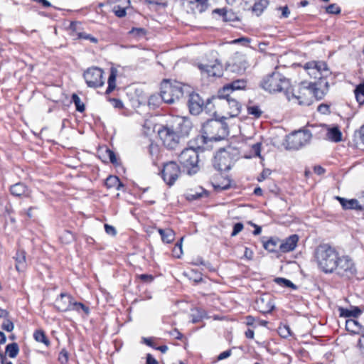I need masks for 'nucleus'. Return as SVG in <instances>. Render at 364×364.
I'll list each match as a JSON object with an SVG mask.
<instances>
[{"instance_id":"obj_1","label":"nucleus","mask_w":364,"mask_h":364,"mask_svg":"<svg viewBox=\"0 0 364 364\" xmlns=\"http://www.w3.org/2000/svg\"><path fill=\"white\" fill-rule=\"evenodd\" d=\"M191 129L192 123L188 118L176 116L161 126L158 135L166 148L173 149L179 144L180 139L188 136Z\"/></svg>"},{"instance_id":"obj_51","label":"nucleus","mask_w":364,"mask_h":364,"mask_svg":"<svg viewBox=\"0 0 364 364\" xmlns=\"http://www.w3.org/2000/svg\"><path fill=\"white\" fill-rule=\"evenodd\" d=\"M213 13L218 14L220 16H222L223 20L224 21H230L231 18H228V15L230 14V11H227L225 9H217L213 11Z\"/></svg>"},{"instance_id":"obj_60","label":"nucleus","mask_w":364,"mask_h":364,"mask_svg":"<svg viewBox=\"0 0 364 364\" xmlns=\"http://www.w3.org/2000/svg\"><path fill=\"white\" fill-rule=\"evenodd\" d=\"M228 152L225 149H220L218 153L216 154L215 159H221L222 158L226 159L228 158Z\"/></svg>"},{"instance_id":"obj_11","label":"nucleus","mask_w":364,"mask_h":364,"mask_svg":"<svg viewBox=\"0 0 364 364\" xmlns=\"http://www.w3.org/2000/svg\"><path fill=\"white\" fill-rule=\"evenodd\" d=\"M336 260V265L337 267L334 272L337 274L341 277H350L355 273V264L350 257L347 255H340L339 254Z\"/></svg>"},{"instance_id":"obj_29","label":"nucleus","mask_w":364,"mask_h":364,"mask_svg":"<svg viewBox=\"0 0 364 364\" xmlns=\"http://www.w3.org/2000/svg\"><path fill=\"white\" fill-rule=\"evenodd\" d=\"M214 178L211 181V184L214 188V190L217 192H220L224 190H227L230 187V180L228 178H225L222 182L218 183Z\"/></svg>"},{"instance_id":"obj_57","label":"nucleus","mask_w":364,"mask_h":364,"mask_svg":"<svg viewBox=\"0 0 364 364\" xmlns=\"http://www.w3.org/2000/svg\"><path fill=\"white\" fill-rule=\"evenodd\" d=\"M318 112L323 114H330V107L328 105L321 104L317 108Z\"/></svg>"},{"instance_id":"obj_52","label":"nucleus","mask_w":364,"mask_h":364,"mask_svg":"<svg viewBox=\"0 0 364 364\" xmlns=\"http://www.w3.org/2000/svg\"><path fill=\"white\" fill-rule=\"evenodd\" d=\"M279 334L283 338H287L291 336V330L288 326H279L278 329Z\"/></svg>"},{"instance_id":"obj_39","label":"nucleus","mask_w":364,"mask_h":364,"mask_svg":"<svg viewBox=\"0 0 364 364\" xmlns=\"http://www.w3.org/2000/svg\"><path fill=\"white\" fill-rule=\"evenodd\" d=\"M65 297H67L66 294L62 293L60 297L55 300V305L59 311H66L68 308L66 302L63 301Z\"/></svg>"},{"instance_id":"obj_36","label":"nucleus","mask_w":364,"mask_h":364,"mask_svg":"<svg viewBox=\"0 0 364 364\" xmlns=\"http://www.w3.org/2000/svg\"><path fill=\"white\" fill-rule=\"evenodd\" d=\"M105 186L108 188H115L117 190H119L123 185L118 177L115 176H109L105 181Z\"/></svg>"},{"instance_id":"obj_22","label":"nucleus","mask_w":364,"mask_h":364,"mask_svg":"<svg viewBox=\"0 0 364 364\" xmlns=\"http://www.w3.org/2000/svg\"><path fill=\"white\" fill-rule=\"evenodd\" d=\"M336 199L338 200L343 208L345 210H363L362 205L359 203V201L356 199H346L344 198L336 196Z\"/></svg>"},{"instance_id":"obj_61","label":"nucleus","mask_w":364,"mask_h":364,"mask_svg":"<svg viewBox=\"0 0 364 364\" xmlns=\"http://www.w3.org/2000/svg\"><path fill=\"white\" fill-rule=\"evenodd\" d=\"M105 230L106 233L108 235L114 236L117 234L116 229L110 225L105 224Z\"/></svg>"},{"instance_id":"obj_17","label":"nucleus","mask_w":364,"mask_h":364,"mask_svg":"<svg viewBox=\"0 0 364 364\" xmlns=\"http://www.w3.org/2000/svg\"><path fill=\"white\" fill-rule=\"evenodd\" d=\"M247 86V81L244 79H239L225 85L219 90V96L228 97L230 92L235 90H243Z\"/></svg>"},{"instance_id":"obj_35","label":"nucleus","mask_w":364,"mask_h":364,"mask_svg":"<svg viewBox=\"0 0 364 364\" xmlns=\"http://www.w3.org/2000/svg\"><path fill=\"white\" fill-rule=\"evenodd\" d=\"M261 151H262V143L257 142L252 145L250 154L247 156H245L246 159H251L252 157H259L262 159V156H261Z\"/></svg>"},{"instance_id":"obj_53","label":"nucleus","mask_w":364,"mask_h":364,"mask_svg":"<svg viewBox=\"0 0 364 364\" xmlns=\"http://www.w3.org/2000/svg\"><path fill=\"white\" fill-rule=\"evenodd\" d=\"M326 11L331 14H338L341 13V9L336 4H331L326 8Z\"/></svg>"},{"instance_id":"obj_28","label":"nucleus","mask_w":364,"mask_h":364,"mask_svg":"<svg viewBox=\"0 0 364 364\" xmlns=\"http://www.w3.org/2000/svg\"><path fill=\"white\" fill-rule=\"evenodd\" d=\"M117 70L115 68H111L110 74L108 78V87L106 90V94L112 92L116 87V78L117 76Z\"/></svg>"},{"instance_id":"obj_7","label":"nucleus","mask_w":364,"mask_h":364,"mask_svg":"<svg viewBox=\"0 0 364 364\" xmlns=\"http://www.w3.org/2000/svg\"><path fill=\"white\" fill-rule=\"evenodd\" d=\"M212 104L213 106L224 107L230 117L237 116L240 113L241 107L240 103L235 99L230 98V95L228 97H220L219 93L217 97L207 100L205 109L210 110Z\"/></svg>"},{"instance_id":"obj_19","label":"nucleus","mask_w":364,"mask_h":364,"mask_svg":"<svg viewBox=\"0 0 364 364\" xmlns=\"http://www.w3.org/2000/svg\"><path fill=\"white\" fill-rule=\"evenodd\" d=\"M255 308L262 314H267L272 311L274 305L269 295H262L256 299Z\"/></svg>"},{"instance_id":"obj_18","label":"nucleus","mask_w":364,"mask_h":364,"mask_svg":"<svg viewBox=\"0 0 364 364\" xmlns=\"http://www.w3.org/2000/svg\"><path fill=\"white\" fill-rule=\"evenodd\" d=\"M188 106L191 114H198L203 110L204 101L198 94L191 93L189 95Z\"/></svg>"},{"instance_id":"obj_47","label":"nucleus","mask_w":364,"mask_h":364,"mask_svg":"<svg viewBox=\"0 0 364 364\" xmlns=\"http://www.w3.org/2000/svg\"><path fill=\"white\" fill-rule=\"evenodd\" d=\"M200 192H196L194 193H188L187 195V198L188 200H197V199H199L203 196H208V192L207 191L204 190L203 188H200Z\"/></svg>"},{"instance_id":"obj_37","label":"nucleus","mask_w":364,"mask_h":364,"mask_svg":"<svg viewBox=\"0 0 364 364\" xmlns=\"http://www.w3.org/2000/svg\"><path fill=\"white\" fill-rule=\"evenodd\" d=\"M269 2L267 0H259L255 3L252 6V11L257 15L259 16L267 7Z\"/></svg>"},{"instance_id":"obj_34","label":"nucleus","mask_w":364,"mask_h":364,"mask_svg":"<svg viewBox=\"0 0 364 364\" xmlns=\"http://www.w3.org/2000/svg\"><path fill=\"white\" fill-rule=\"evenodd\" d=\"M123 6L115 5L113 7V11L117 17L122 18L126 16V9L129 5V0H121Z\"/></svg>"},{"instance_id":"obj_56","label":"nucleus","mask_w":364,"mask_h":364,"mask_svg":"<svg viewBox=\"0 0 364 364\" xmlns=\"http://www.w3.org/2000/svg\"><path fill=\"white\" fill-rule=\"evenodd\" d=\"M148 149H149L151 157H154V156L157 157V154L159 152L158 145L151 143L149 144Z\"/></svg>"},{"instance_id":"obj_55","label":"nucleus","mask_w":364,"mask_h":364,"mask_svg":"<svg viewBox=\"0 0 364 364\" xmlns=\"http://www.w3.org/2000/svg\"><path fill=\"white\" fill-rule=\"evenodd\" d=\"M272 173V171L269 168H264L262 172L257 178V181L261 182L267 178Z\"/></svg>"},{"instance_id":"obj_8","label":"nucleus","mask_w":364,"mask_h":364,"mask_svg":"<svg viewBox=\"0 0 364 364\" xmlns=\"http://www.w3.org/2000/svg\"><path fill=\"white\" fill-rule=\"evenodd\" d=\"M311 138L309 130H299L289 134L287 139V147L289 149H299L307 144Z\"/></svg>"},{"instance_id":"obj_9","label":"nucleus","mask_w":364,"mask_h":364,"mask_svg":"<svg viewBox=\"0 0 364 364\" xmlns=\"http://www.w3.org/2000/svg\"><path fill=\"white\" fill-rule=\"evenodd\" d=\"M181 171V168L175 161H169L164 164L160 173L164 181L171 187L179 177Z\"/></svg>"},{"instance_id":"obj_14","label":"nucleus","mask_w":364,"mask_h":364,"mask_svg":"<svg viewBox=\"0 0 364 364\" xmlns=\"http://www.w3.org/2000/svg\"><path fill=\"white\" fill-rule=\"evenodd\" d=\"M248 66L246 56L240 53H236L232 63L228 64V69L232 73H243Z\"/></svg>"},{"instance_id":"obj_25","label":"nucleus","mask_w":364,"mask_h":364,"mask_svg":"<svg viewBox=\"0 0 364 364\" xmlns=\"http://www.w3.org/2000/svg\"><path fill=\"white\" fill-rule=\"evenodd\" d=\"M97 155L99 159H116L114 152L106 146H100Z\"/></svg>"},{"instance_id":"obj_21","label":"nucleus","mask_w":364,"mask_h":364,"mask_svg":"<svg viewBox=\"0 0 364 364\" xmlns=\"http://www.w3.org/2000/svg\"><path fill=\"white\" fill-rule=\"evenodd\" d=\"M299 242L297 235H291L284 240H280L279 250L281 252H289L295 250Z\"/></svg>"},{"instance_id":"obj_58","label":"nucleus","mask_w":364,"mask_h":364,"mask_svg":"<svg viewBox=\"0 0 364 364\" xmlns=\"http://www.w3.org/2000/svg\"><path fill=\"white\" fill-rule=\"evenodd\" d=\"M58 360L63 364L68 361V353L65 349L60 353Z\"/></svg>"},{"instance_id":"obj_38","label":"nucleus","mask_w":364,"mask_h":364,"mask_svg":"<svg viewBox=\"0 0 364 364\" xmlns=\"http://www.w3.org/2000/svg\"><path fill=\"white\" fill-rule=\"evenodd\" d=\"M280 240L278 238H270L264 243V247L269 252H276L277 247L279 248Z\"/></svg>"},{"instance_id":"obj_44","label":"nucleus","mask_w":364,"mask_h":364,"mask_svg":"<svg viewBox=\"0 0 364 364\" xmlns=\"http://www.w3.org/2000/svg\"><path fill=\"white\" fill-rule=\"evenodd\" d=\"M33 337L36 341L43 343L46 346H49V341L43 331H36L33 334Z\"/></svg>"},{"instance_id":"obj_26","label":"nucleus","mask_w":364,"mask_h":364,"mask_svg":"<svg viewBox=\"0 0 364 364\" xmlns=\"http://www.w3.org/2000/svg\"><path fill=\"white\" fill-rule=\"evenodd\" d=\"M70 311H75L82 316H87L90 312L89 307L80 302L72 301L70 299Z\"/></svg>"},{"instance_id":"obj_23","label":"nucleus","mask_w":364,"mask_h":364,"mask_svg":"<svg viewBox=\"0 0 364 364\" xmlns=\"http://www.w3.org/2000/svg\"><path fill=\"white\" fill-rule=\"evenodd\" d=\"M198 162V161H184L182 164V171L189 176L196 174L199 171Z\"/></svg>"},{"instance_id":"obj_27","label":"nucleus","mask_w":364,"mask_h":364,"mask_svg":"<svg viewBox=\"0 0 364 364\" xmlns=\"http://www.w3.org/2000/svg\"><path fill=\"white\" fill-rule=\"evenodd\" d=\"M16 268L18 271H22L26 267V252L23 250L17 251L15 257Z\"/></svg>"},{"instance_id":"obj_2","label":"nucleus","mask_w":364,"mask_h":364,"mask_svg":"<svg viewBox=\"0 0 364 364\" xmlns=\"http://www.w3.org/2000/svg\"><path fill=\"white\" fill-rule=\"evenodd\" d=\"M304 68L311 78L318 80L309 85L311 97L322 99L328 90V82L326 79L331 74L327 63L324 61H311L306 63Z\"/></svg>"},{"instance_id":"obj_62","label":"nucleus","mask_w":364,"mask_h":364,"mask_svg":"<svg viewBox=\"0 0 364 364\" xmlns=\"http://www.w3.org/2000/svg\"><path fill=\"white\" fill-rule=\"evenodd\" d=\"M109 101L112 103V106L115 108L121 109L123 107V103L119 99L112 98L109 99Z\"/></svg>"},{"instance_id":"obj_13","label":"nucleus","mask_w":364,"mask_h":364,"mask_svg":"<svg viewBox=\"0 0 364 364\" xmlns=\"http://www.w3.org/2000/svg\"><path fill=\"white\" fill-rule=\"evenodd\" d=\"M196 139L194 141H190L188 146L183 149L179 154L181 159H198L200 154L204 152V148L200 145L196 144Z\"/></svg>"},{"instance_id":"obj_48","label":"nucleus","mask_w":364,"mask_h":364,"mask_svg":"<svg viewBox=\"0 0 364 364\" xmlns=\"http://www.w3.org/2000/svg\"><path fill=\"white\" fill-rule=\"evenodd\" d=\"M195 311H196V314L193 313L191 314L192 323H193L199 322L205 316L204 311L196 309Z\"/></svg>"},{"instance_id":"obj_5","label":"nucleus","mask_w":364,"mask_h":364,"mask_svg":"<svg viewBox=\"0 0 364 364\" xmlns=\"http://www.w3.org/2000/svg\"><path fill=\"white\" fill-rule=\"evenodd\" d=\"M262 87L270 93L284 92L287 98L289 89L291 88L290 81L279 72L275 70L267 75L261 82Z\"/></svg>"},{"instance_id":"obj_16","label":"nucleus","mask_w":364,"mask_h":364,"mask_svg":"<svg viewBox=\"0 0 364 364\" xmlns=\"http://www.w3.org/2000/svg\"><path fill=\"white\" fill-rule=\"evenodd\" d=\"M80 22H70V38L73 40L85 39L89 40L92 43H96L97 39L90 34L81 31Z\"/></svg>"},{"instance_id":"obj_10","label":"nucleus","mask_w":364,"mask_h":364,"mask_svg":"<svg viewBox=\"0 0 364 364\" xmlns=\"http://www.w3.org/2000/svg\"><path fill=\"white\" fill-rule=\"evenodd\" d=\"M103 70L97 67L87 68L83 74L85 82L90 87H99L105 84Z\"/></svg>"},{"instance_id":"obj_46","label":"nucleus","mask_w":364,"mask_h":364,"mask_svg":"<svg viewBox=\"0 0 364 364\" xmlns=\"http://www.w3.org/2000/svg\"><path fill=\"white\" fill-rule=\"evenodd\" d=\"M275 282L281 286H284L286 287H291L294 289H296V287L295 284H294L290 280H288L284 278H280V277L276 278Z\"/></svg>"},{"instance_id":"obj_45","label":"nucleus","mask_w":364,"mask_h":364,"mask_svg":"<svg viewBox=\"0 0 364 364\" xmlns=\"http://www.w3.org/2000/svg\"><path fill=\"white\" fill-rule=\"evenodd\" d=\"M186 275L191 280H193L196 283H198L203 279L202 274L194 269H191L186 273Z\"/></svg>"},{"instance_id":"obj_54","label":"nucleus","mask_w":364,"mask_h":364,"mask_svg":"<svg viewBox=\"0 0 364 364\" xmlns=\"http://www.w3.org/2000/svg\"><path fill=\"white\" fill-rule=\"evenodd\" d=\"M1 327L4 330L11 332L13 331L14 326L12 321L7 318H5Z\"/></svg>"},{"instance_id":"obj_6","label":"nucleus","mask_w":364,"mask_h":364,"mask_svg":"<svg viewBox=\"0 0 364 364\" xmlns=\"http://www.w3.org/2000/svg\"><path fill=\"white\" fill-rule=\"evenodd\" d=\"M183 95L182 85L176 81L164 80L161 84V97L168 104L174 103Z\"/></svg>"},{"instance_id":"obj_24","label":"nucleus","mask_w":364,"mask_h":364,"mask_svg":"<svg viewBox=\"0 0 364 364\" xmlns=\"http://www.w3.org/2000/svg\"><path fill=\"white\" fill-rule=\"evenodd\" d=\"M10 191L11 193L15 196H30V192L28 191L27 187L21 183H17L11 186L10 188Z\"/></svg>"},{"instance_id":"obj_32","label":"nucleus","mask_w":364,"mask_h":364,"mask_svg":"<svg viewBox=\"0 0 364 364\" xmlns=\"http://www.w3.org/2000/svg\"><path fill=\"white\" fill-rule=\"evenodd\" d=\"M158 232L164 242L171 243L173 241L175 237L174 232L171 229H161L159 228Z\"/></svg>"},{"instance_id":"obj_31","label":"nucleus","mask_w":364,"mask_h":364,"mask_svg":"<svg viewBox=\"0 0 364 364\" xmlns=\"http://www.w3.org/2000/svg\"><path fill=\"white\" fill-rule=\"evenodd\" d=\"M340 316L343 317H353L356 318L360 316L362 311L357 306L353 307L352 309L344 308H339Z\"/></svg>"},{"instance_id":"obj_40","label":"nucleus","mask_w":364,"mask_h":364,"mask_svg":"<svg viewBox=\"0 0 364 364\" xmlns=\"http://www.w3.org/2000/svg\"><path fill=\"white\" fill-rule=\"evenodd\" d=\"M19 351L18 346L17 343H13L9 344L6 347V353L9 355L11 358H15L18 355Z\"/></svg>"},{"instance_id":"obj_49","label":"nucleus","mask_w":364,"mask_h":364,"mask_svg":"<svg viewBox=\"0 0 364 364\" xmlns=\"http://www.w3.org/2000/svg\"><path fill=\"white\" fill-rule=\"evenodd\" d=\"M247 112L249 114L253 115L256 118H259L262 112L258 106H250L247 107Z\"/></svg>"},{"instance_id":"obj_4","label":"nucleus","mask_w":364,"mask_h":364,"mask_svg":"<svg viewBox=\"0 0 364 364\" xmlns=\"http://www.w3.org/2000/svg\"><path fill=\"white\" fill-rule=\"evenodd\" d=\"M201 133V137L198 139L201 140L202 144H206L208 141L224 139L228 135V127L222 121L210 119L203 124Z\"/></svg>"},{"instance_id":"obj_15","label":"nucleus","mask_w":364,"mask_h":364,"mask_svg":"<svg viewBox=\"0 0 364 364\" xmlns=\"http://www.w3.org/2000/svg\"><path fill=\"white\" fill-rule=\"evenodd\" d=\"M181 5L188 13H202L208 7V0H181Z\"/></svg>"},{"instance_id":"obj_59","label":"nucleus","mask_w":364,"mask_h":364,"mask_svg":"<svg viewBox=\"0 0 364 364\" xmlns=\"http://www.w3.org/2000/svg\"><path fill=\"white\" fill-rule=\"evenodd\" d=\"M243 229V225L240 223H237L234 225L233 226V230L231 233V236H235L237 235L240 232H241Z\"/></svg>"},{"instance_id":"obj_42","label":"nucleus","mask_w":364,"mask_h":364,"mask_svg":"<svg viewBox=\"0 0 364 364\" xmlns=\"http://www.w3.org/2000/svg\"><path fill=\"white\" fill-rule=\"evenodd\" d=\"M71 102L75 105V109L80 112H82L85 110V105L81 101L80 98L77 94H73L71 97Z\"/></svg>"},{"instance_id":"obj_20","label":"nucleus","mask_w":364,"mask_h":364,"mask_svg":"<svg viewBox=\"0 0 364 364\" xmlns=\"http://www.w3.org/2000/svg\"><path fill=\"white\" fill-rule=\"evenodd\" d=\"M291 97L297 100L298 104L300 105H310L312 103L311 90L309 86L301 87L298 91V95L293 93Z\"/></svg>"},{"instance_id":"obj_50","label":"nucleus","mask_w":364,"mask_h":364,"mask_svg":"<svg viewBox=\"0 0 364 364\" xmlns=\"http://www.w3.org/2000/svg\"><path fill=\"white\" fill-rule=\"evenodd\" d=\"M183 237L181 238L180 242H177L173 250V255L174 257L179 258L183 254L182 250V241Z\"/></svg>"},{"instance_id":"obj_33","label":"nucleus","mask_w":364,"mask_h":364,"mask_svg":"<svg viewBox=\"0 0 364 364\" xmlns=\"http://www.w3.org/2000/svg\"><path fill=\"white\" fill-rule=\"evenodd\" d=\"M346 328L347 331L351 333H358L361 329V326L354 318H348L346 321Z\"/></svg>"},{"instance_id":"obj_63","label":"nucleus","mask_w":364,"mask_h":364,"mask_svg":"<svg viewBox=\"0 0 364 364\" xmlns=\"http://www.w3.org/2000/svg\"><path fill=\"white\" fill-rule=\"evenodd\" d=\"M131 33L136 35L137 36H142L145 35L146 31L144 28H134L130 31Z\"/></svg>"},{"instance_id":"obj_12","label":"nucleus","mask_w":364,"mask_h":364,"mask_svg":"<svg viewBox=\"0 0 364 364\" xmlns=\"http://www.w3.org/2000/svg\"><path fill=\"white\" fill-rule=\"evenodd\" d=\"M213 57V64H198V69L205 73L208 76L220 77L223 75V65L218 58V53L212 51L210 54Z\"/></svg>"},{"instance_id":"obj_41","label":"nucleus","mask_w":364,"mask_h":364,"mask_svg":"<svg viewBox=\"0 0 364 364\" xmlns=\"http://www.w3.org/2000/svg\"><path fill=\"white\" fill-rule=\"evenodd\" d=\"M355 95L358 103H364V83L360 84L356 87Z\"/></svg>"},{"instance_id":"obj_3","label":"nucleus","mask_w":364,"mask_h":364,"mask_svg":"<svg viewBox=\"0 0 364 364\" xmlns=\"http://www.w3.org/2000/svg\"><path fill=\"white\" fill-rule=\"evenodd\" d=\"M339 252L328 244L319 245L315 250L314 257L318 269L326 274L335 272L336 259Z\"/></svg>"},{"instance_id":"obj_30","label":"nucleus","mask_w":364,"mask_h":364,"mask_svg":"<svg viewBox=\"0 0 364 364\" xmlns=\"http://www.w3.org/2000/svg\"><path fill=\"white\" fill-rule=\"evenodd\" d=\"M327 138L334 142H338L342 139V133L337 127L329 128L326 134Z\"/></svg>"},{"instance_id":"obj_43","label":"nucleus","mask_w":364,"mask_h":364,"mask_svg":"<svg viewBox=\"0 0 364 364\" xmlns=\"http://www.w3.org/2000/svg\"><path fill=\"white\" fill-rule=\"evenodd\" d=\"M227 161H215V162L213 164L214 168L219 171L220 172L222 171H229L231 168L230 164H227Z\"/></svg>"},{"instance_id":"obj_64","label":"nucleus","mask_w":364,"mask_h":364,"mask_svg":"<svg viewBox=\"0 0 364 364\" xmlns=\"http://www.w3.org/2000/svg\"><path fill=\"white\" fill-rule=\"evenodd\" d=\"M278 9L282 11V14H281L282 18L289 17L290 11H289L287 6L279 7Z\"/></svg>"}]
</instances>
